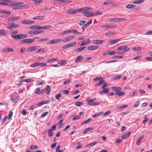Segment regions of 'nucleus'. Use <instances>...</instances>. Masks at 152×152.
<instances>
[{
    "label": "nucleus",
    "instance_id": "31",
    "mask_svg": "<svg viewBox=\"0 0 152 152\" xmlns=\"http://www.w3.org/2000/svg\"><path fill=\"white\" fill-rule=\"evenodd\" d=\"M62 94L60 93H58L56 96L55 98L58 100L60 101V97L61 96Z\"/></svg>",
    "mask_w": 152,
    "mask_h": 152
},
{
    "label": "nucleus",
    "instance_id": "36",
    "mask_svg": "<svg viewBox=\"0 0 152 152\" xmlns=\"http://www.w3.org/2000/svg\"><path fill=\"white\" fill-rule=\"evenodd\" d=\"M144 1V0H137L133 2V3L135 4H140Z\"/></svg>",
    "mask_w": 152,
    "mask_h": 152
},
{
    "label": "nucleus",
    "instance_id": "16",
    "mask_svg": "<svg viewBox=\"0 0 152 152\" xmlns=\"http://www.w3.org/2000/svg\"><path fill=\"white\" fill-rule=\"evenodd\" d=\"M88 104L90 106H94L96 105H99L100 104V103L99 102H90L89 101H88Z\"/></svg>",
    "mask_w": 152,
    "mask_h": 152
},
{
    "label": "nucleus",
    "instance_id": "57",
    "mask_svg": "<svg viewBox=\"0 0 152 152\" xmlns=\"http://www.w3.org/2000/svg\"><path fill=\"white\" fill-rule=\"evenodd\" d=\"M83 50L82 47L76 49L75 51L76 52H80Z\"/></svg>",
    "mask_w": 152,
    "mask_h": 152
},
{
    "label": "nucleus",
    "instance_id": "42",
    "mask_svg": "<svg viewBox=\"0 0 152 152\" xmlns=\"http://www.w3.org/2000/svg\"><path fill=\"white\" fill-rule=\"evenodd\" d=\"M96 143H97L96 142H91L89 144H87L86 146V147H88L89 146H94V145H95V144H96Z\"/></svg>",
    "mask_w": 152,
    "mask_h": 152
},
{
    "label": "nucleus",
    "instance_id": "3",
    "mask_svg": "<svg viewBox=\"0 0 152 152\" xmlns=\"http://www.w3.org/2000/svg\"><path fill=\"white\" fill-rule=\"evenodd\" d=\"M77 10L78 12H80L83 13L84 15V14L85 13L87 12L91 11L92 10V8L86 7H83L81 8L78 9H77Z\"/></svg>",
    "mask_w": 152,
    "mask_h": 152
},
{
    "label": "nucleus",
    "instance_id": "29",
    "mask_svg": "<svg viewBox=\"0 0 152 152\" xmlns=\"http://www.w3.org/2000/svg\"><path fill=\"white\" fill-rule=\"evenodd\" d=\"M7 33L5 30H0V35H2L3 36H6Z\"/></svg>",
    "mask_w": 152,
    "mask_h": 152
},
{
    "label": "nucleus",
    "instance_id": "2",
    "mask_svg": "<svg viewBox=\"0 0 152 152\" xmlns=\"http://www.w3.org/2000/svg\"><path fill=\"white\" fill-rule=\"evenodd\" d=\"M18 31L16 30L14 31H13L11 32V37L14 39L15 40H18V39H21L22 35L20 34H18L17 35H14L13 34H18Z\"/></svg>",
    "mask_w": 152,
    "mask_h": 152
},
{
    "label": "nucleus",
    "instance_id": "55",
    "mask_svg": "<svg viewBox=\"0 0 152 152\" xmlns=\"http://www.w3.org/2000/svg\"><path fill=\"white\" fill-rule=\"evenodd\" d=\"M40 64V67H45L47 65V64L45 63H39Z\"/></svg>",
    "mask_w": 152,
    "mask_h": 152
},
{
    "label": "nucleus",
    "instance_id": "38",
    "mask_svg": "<svg viewBox=\"0 0 152 152\" xmlns=\"http://www.w3.org/2000/svg\"><path fill=\"white\" fill-rule=\"evenodd\" d=\"M44 31H34V35H37L39 34L42 33Z\"/></svg>",
    "mask_w": 152,
    "mask_h": 152
},
{
    "label": "nucleus",
    "instance_id": "23",
    "mask_svg": "<svg viewBox=\"0 0 152 152\" xmlns=\"http://www.w3.org/2000/svg\"><path fill=\"white\" fill-rule=\"evenodd\" d=\"M128 47V46H122L120 47H119L117 48V50H120L121 51H122L123 50H124L126 48Z\"/></svg>",
    "mask_w": 152,
    "mask_h": 152
},
{
    "label": "nucleus",
    "instance_id": "13",
    "mask_svg": "<svg viewBox=\"0 0 152 152\" xmlns=\"http://www.w3.org/2000/svg\"><path fill=\"white\" fill-rule=\"evenodd\" d=\"M50 86L49 85H47L45 89V91L47 95H49L50 92Z\"/></svg>",
    "mask_w": 152,
    "mask_h": 152
},
{
    "label": "nucleus",
    "instance_id": "45",
    "mask_svg": "<svg viewBox=\"0 0 152 152\" xmlns=\"http://www.w3.org/2000/svg\"><path fill=\"white\" fill-rule=\"evenodd\" d=\"M38 148V147L37 146L32 145L29 148L30 150H32L34 149H37Z\"/></svg>",
    "mask_w": 152,
    "mask_h": 152
},
{
    "label": "nucleus",
    "instance_id": "4",
    "mask_svg": "<svg viewBox=\"0 0 152 152\" xmlns=\"http://www.w3.org/2000/svg\"><path fill=\"white\" fill-rule=\"evenodd\" d=\"M35 40V39H26L21 41V42L22 43H31L33 42Z\"/></svg>",
    "mask_w": 152,
    "mask_h": 152
},
{
    "label": "nucleus",
    "instance_id": "25",
    "mask_svg": "<svg viewBox=\"0 0 152 152\" xmlns=\"http://www.w3.org/2000/svg\"><path fill=\"white\" fill-rule=\"evenodd\" d=\"M25 81L26 82H33L34 80L32 79H28L25 80H22L20 81V82Z\"/></svg>",
    "mask_w": 152,
    "mask_h": 152
},
{
    "label": "nucleus",
    "instance_id": "28",
    "mask_svg": "<svg viewBox=\"0 0 152 152\" xmlns=\"http://www.w3.org/2000/svg\"><path fill=\"white\" fill-rule=\"evenodd\" d=\"M103 113V112H101L100 113H96L95 114H94L93 115V117L94 118H96L97 117L99 116H100Z\"/></svg>",
    "mask_w": 152,
    "mask_h": 152
},
{
    "label": "nucleus",
    "instance_id": "49",
    "mask_svg": "<svg viewBox=\"0 0 152 152\" xmlns=\"http://www.w3.org/2000/svg\"><path fill=\"white\" fill-rule=\"evenodd\" d=\"M104 82L105 81L104 80H100V81H99V83H98L96 84V86H100L101 84L104 83Z\"/></svg>",
    "mask_w": 152,
    "mask_h": 152
},
{
    "label": "nucleus",
    "instance_id": "10",
    "mask_svg": "<svg viewBox=\"0 0 152 152\" xmlns=\"http://www.w3.org/2000/svg\"><path fill=\"white\" fill-rule=\"evenodd\" d=\"M116 26L113 25H104L102 26V27L104 28H116Z\"/></svg>",
    "mask_w": 152,
    "mask_h": 152
},
{
    "label": "nucleus",
    "instance_id": "35",
    "mask_svg": "<svg viewBox=\"0 0 152 152\" xmlns=\"http://www.w3.org/2000/svg\"><path fill=\"white\" fill-rule=\"evenodd\" d=\"M28 49L29 50V51L31 52L36 50L37 48L36 46H34L28 48Z\"/></svg>",
    "mask_w": 152,
    "mask_h": 152
},
{
    "label": "nucleus",
    "instance_id": "47",
    "mask_svg": "<svg viewBox=\"0 0 152 152\" xmlns=\"http://www.w3.org/2000/svg\"><path fill=\"white\" fill-rule=\"evenodd\" d=\"M126 19L125 18H117V20H118V22H122L126 20Z\"/></svg>",
    "mask_w": 152,
    "mask_h": 152
},
{
    "label": "nucleus",
    "instance_id": "53",
    "mask_svg": "<svg viewBox=\"0 0 152 152\" xmlns=\"http://www.w3.org/2000/svg\"><path fill=\"white\" fill-rule=\"evenodd\" d=\"M41 51H42L43 53H45L46 52V50L44 48H40L37 51V52H41Z\"/></svg>",
    "mask_w": 152,
    "mask_h": 152
},
{
    "label": "nucleus",
    "instance_id": "26",
    "mask_svg": "<svg viewBox=\"0 0 152 152\" xmlns=\"http://www.w3.org/2000/svg\"><path fill=\"white\" fill-rule=\"evenodd\" d=\"M94 16L98 15H102L103 14L102 12L101 11H97L94 12L93 13Z\"/></svg>",
    "mask_w": 152,
    "mask_h": 152
},
{
    "label": "nucleus",
    "instance_id": "11",
    "mask_svg": "<svg viewBox=\"0 0 152 152\" xmlns=\"http://www.w3.org/2000/svg\"><path fill=\"white\" fill-rule=\"evenodd\" d=\"M99 48V46L97 45H92L88 47V49L90 50H95Z\"/></svg>",
    "mask_w": 152,
    "mask_h": 152
},
{
    "label": "nucleus",
    "instance_id": "9",
    "mask_svg": "<svg viewBox=\"0 0 152 152\" xmlns=\"http://www.w3.org/2000/svg\"><path fill=\"white\" fill-rule=\"evenodd\" d=\"M104 40H95L93 41V42L95 44L100 45L104 42Z\"/></svg>",
    "mask_w": 152,
    "mask_h": 152
},
{
    "label": "nucleus",
    "instance_id": "37",
    "mask_svg": "<svg viewBox=\"0 0 152 152\" xmlns=\"http://www.w3.org/2000/svg\"><path fill=\"white\" fill-rule=\"evenodd\" d=\"M93 128H91L89 127L88 128H87L84 131L83 133L84 134H86L87 132H88L90 131L91 130L93 129Z\"/></svg>",
    "mask_w": 152,
    "mask_h": 152
},
{
    "label": "nucleus",
    "instance_id": "1",
    "mask_svg": "<svg viewBox=\"0 0 152 152\" xmlns=\"http://www.w3.org/2000/svg\"><path fill=\"white\" fill-rule=\"evenodd\" d=\"M22 4H23L22 3H12L10 4V6H14L13 7L14 9H22V7H25V5H22Z\"/></svg>",
    "mask_w": 152,
    "mask_h": 152
},
{
    "label": "nucleus",
    "instance_id": "21",
    "mask_svg": "<svg viewBox=\"0 0 152 152\" xmlns=\"http://www.w3.org/2000/svg\"><path fill=\"white\" fill-rule=\"evenodd\" d=\"M40 88L39 87H38L36 88L34 91V92L37 94H39L41 93V91L40 90Z\"/></svg>",
    "mask_w": 152,
    "mask_h": 152
},
{
    "label": "nucleus",
    "instance_id": "6",
    "mask_svg": "<svg viewBox=\"0 0 152 152\" xmlns=\"http://www.w3.org/2000/svg\"><path fill=\"white\" fill-rule=\"evenodd\" d=\"M77 44V42H74L72 43H70L69 44L65 45H64L62 48L63 49H65L68 48L73 47V46H75L76 44Z\"/></svg>",
    "mask_w": 152,
    "mask_h": 152
},
{
    "label": "nucleus",
    "instance_id": "27",
    "mask_svg": "<svg viewBox=\"0 0 152 152\" xmlns=\"http://www.w3.org/2000/svg\"><path fill=\"white\" fill-rule=\"evenodd\" d=\"M103 90V92L105 94H108L109 93L110 90V88H102Z\"/></svg>",
    "mask_w": 152,
    "mask_h": 152
},
{
    "label": "nucleus",
    "instance_id": "51",
    "mask_svg": "<svg viewBox=\"0 0 152 152\" xmlns=\"http://www.w3.org/2000/svg\"><path fill=\"white\" fill-rule=\"evenodd\" d=\"M57 60V59H56L53 58L47 60L46 62L47 63H50V62H53L54 61H56Z\"/></svg>",
    "mask_w": 152,
    "mask_h": 152
},
{
    "label": "nucleus",
    "instance_id": "22",
    "mask_svg": "<svg viewBox=\"0 0 152 152\" xmlns=\"http://www.w3.org/2000/svg\"><path fill=\"white\" fill-rule=\"evenodd\" d=\"M48 101L45 100L42 101L41 102H39L38 104H37V106H39L42 104H47L48 103Z\"/></svg>",
    "mask_w": 152,
    "mask_h": 152
},
{
    "label": "nucleus",
    "instance_id": "48",
    "mask_svg": "<svg viewBox=\"0 0 152 152\" xmlns=\"http://www.w3.org/2000/svg\"><path fill=\"white\" fill-rule=\"evenodd\" d=\"M48 135L50 137L52 136L53 135V133L52 131L51 130L48 129Z\"/></svg>",
    "mask_w": 152,
    "mask_h": 152
},
{
    "label": "nucleus",
    "instance_id": "50",
    "mask_svg": "<svg viewBox=\"0 0 152 152\" xmlns=\"http://www.w3.org/2000/svg\"><path fill=\"white\" fill-rule=\"evenodd\" d=\"M123 58V56H115L113 57L114 58Z\"/></svg>",
    "mask_w": 152,
    "mask_h": 152
},
{
    "label": "nucleus",
    "instance_id": "43",
    "mask_svg": "<svg viewBox=\"0 0 152 152\" xmlns=\"http://www.w3.org/2000/svg\"><path fill=\"white\" fill-rule=\"evenodd\" d=\"M83 104V103L81 102H77L75 103V105L78 107H80Z\"/></svg>",
    "mask_w": 152,
    "mask_h": 152
},
{
    "label": "nucleus",
    "instance_id": "41",
    "mask_svg": "<svg viewBox=\"0 0 152 152\" xmlns=\"http://www.w3.org/2000/svg\"><path fill=\"white\" fill-rule=\"evenodd\" d=\"M61 146L60 145H58L56 148V152H63V151L60 150V148Z\"/></svg>",
    "mask_w": 152,
    "mask_h": 152
},
{
    "label": "nucleus",
    "instance_id": "33",
    "mask_svg": "<svg viewBox=\"0 0 152 152\" xmlns=\"http://www.w3.org/2000/svg\"><path fill=\"white\" fill-rule=\"evenodd\" d=\"M91 121H92V119H91V118H89L88 120H86L85 121L82 122L81 123V124L82 125L85 124H87V123L90 122Z\"/></svg>",
    "mask_w": 152,
    "mask_h": 152
},
{
    "label": "nucleus",
    "instance_id": "34",
    "mask_svg": "<svg viewBox=\"0 0 152 152\" xmlns=\"http://www.w3.org/2000/svg\"><path fill=\"white\" fill-rule=\"evenodd\" d=\"M73 30L71 29L70 30H66L63 32L62 33V34L63 35H64L66 34H67L69 33H72V32Z\"/></svg>",
    "mask_w": 152,
    "mask_h": 152
},
{
    "label": "nucleus",
    "instance_id": "7",
    "mask_svg": "<svg viewBox=\"0 0 152 152\" xmlns=\"http://www.w3.org/2000/svg\"><path fill=\"white\" fill-rule=\"evenodd\" d=\"M74 38V36L73 35H70L66 37L64 40L63 42H66L71 40L72 39Z\"/></svg>",
    "mask_w": 152,
    "mask_h": 152
},
{
    "label": "nucleus",
    "instance_id": "12",
    "mask_svg": "<svg viewBox=\"0 0 152 152\" xmlns=\"http://www.w3.org/2000/svg\"><path fill=\"white\" fill-rule=\"evenodd\" d=\"M9 3H10V0H2L1 2H0V4L6 5H8Z\"/></svg>",
    "mask_w": 152,
    "mask_h": 152
},
{
    "label": "nucleus",
    "instance_id": "46",
    "mask_svg": "<svg viewBox=\"0 0 152 152\" xmlns=\"http://www.w3.org/2000/svg\"><path fill=\"white\" fill-rule=\"evenodd\" d=\"M112 3V1H107L104 2L103 4L104 5H107L108 4H111Z\"/></svg>",
    "mask_w": 152,
    "mask_h": 152
},
{
    "label": "nucleus",
    "instance_id": "56",
    "mask_svg": "<svg viewBox=\"0 0 152 152\" xmlns=\"http://www.w3.org/2000/svg\"><path fill=\"white\" fill-rule=\"evenodd\" d=\"M109 21L110 22H118V20H117V18H113L110 19Z\"/></svg>",
    "mask_w": 152,
    "mask_h": 152
},
{
    "label": "nucleus",
    "instance_id": "19",
    "mask_svg": "<svg viewBox=\"0 0 152 152\" xmlns=\"http://www.w3.org/2000/svg\"><path fill=\"white\" fill-rule=\"evenodd\" d=\"M87 12L85 13L84 14V15L87 17H92L94 16L93 13H92L90 12Z\"/></svg>",
    "mask_w": 152,
    "mask_h": 152
},
{
    "label": "nucleus",
    "instance_id": "5",
    "mask_svg": "<svg viewBox=\"0 0 152 152\" xmlns=\"http://www.w3.org/2000/svg\"><path fill=\"white\" fill-rule=\"evenodd\" d=\"M62 41V39H55L50 41L48 42V44L49 45L54 44L60 42Z\"/></svg>",
    "mask_w": 152,
    "mask_h": 152
},
{
    "label": "nucleus",
    "instance_id": "62",
    "mask_svg": "<svg viewBox=\"0 0 152 152\" xmlns=\"http://www.w3.org/2000/svg\"><path fill=\"white\" fill-rule=\"evenodd\" d=\"M140 103V102L138 101L136 102L134 104L133 106L134 107H137L139 105Z\"/></svg>",
    "mask_w": 152,
    "mask_h": 152
},
{
    "label": "nucleus",
    "instance_id": "60",
    "mask_svg": "<svg viewBox=\"0 0 152 152\" xmlns=\"http://www.w3.org/2000/svg\"><path fill=\"white\" fill-rule=\"evenodd\" d=\"M145 59L148 61H152V57H146Z\"/></svg>",
    "mask_w": 152,
    "mask_h": 152
},
{
    "label": "nucleus",
    "instance_id": "63",
    "mask_svg": "<svg viewBox=\"0 0 152 152\" xmlns=\"http://www.w3.org/2000/svg\"><path fill=\"white\" fill-rule=\"evenodd\" d=\"M61 92L62 93H64L66 94H68L69 93V91L68 90H66L62 91Z\"/></svg>",
    "mask_w": 152,
    "mask_h": 152
},
{
    "label": "nucleus",
    "instance_id": "40",
    "mask_svg": "<svg viewBox=\"0 0 152 152\" xmlns=\"http://www.w3.org/2000/svg\"><path fill=\"white\" fill-rule=\"evenodd\" d=\"M0 13L4 14H10V11L4 10H0Z\"/></svg>",
    "mask_w": 152,
    "mask_h": 152
},
{
    "label": "nucleus",
    "instance_id": "44",
    "mask_svg": "<svg viewBox=\"0 0 152 152\" xmlns=\"http://www.w3.org/2000/svg\"><path fill=\"white\" fill-rule=\"evenodd\" d=\"M118 40L116 39H115L111 41L110 42V43L109 44L110 45H112L115 44L116 42L118 41Z\"/></svg>",
    "mask_w": 152,
    "mask_h": 152
},
{
    "label": "nucleus",
    "instance_id": "59",
    "mask_svg": "<svg viewBox=\"0 0 152 152\" xmlns=\"http://www.w3.org/2000/svg\"><path fill=\"white\" fill-rule=\"evenodd\" d=\"M144 118H145V119L142 121V123L145 124L147 122L148 120L147 116L144 117Z\"/></svg>",
    "mask_w": 152,
    "mask_h": 152
},
{
    "label": "nucleus",
    "instance_id": "15",
    "mask_svg": "<svg viewBox=\"0 0 152 152\" xmlns=\"http://www.w3.org/2000/svg\"><path fill=\"white\" fill-rule=\"evenodd\" d=\"M78 12L77 9V10H75V9H69L68 10V11L67 12V13H75L77 12Z\"/></svg>",
    "mask_w": 152,
    "mask_h": 152
},
{
    "label": "nucleus",
    "instance_id": "39",
    "mask_svg": "<svg viewBox=\"0 0 152 152\" xmlns=\"http://www.w3.org/2000/svg\"><path fill=\"white\" fill-rule=\"evenodd\" d=\"M59 64L62 65L65 64H67V61L65 60H61Z\"/></svg>",
    "mask_w": 152,
    "mask_h": 152
},
{
    "label": "nucleus",
    "instance_id": "30",
    "mask_svg": "<svg viewBox=\"0 0 152 152\" xmlns=\"http://www.w3.org/2000/svg\"><path fill=\"white\" fill-rule=\"evenodd\" d=\"M20 17H12L11 19H10V20L11 21H15L19 19Z\"/></svg>",
    "mask_w": 152,
    "mask_h": 152
},
{
    "label": "nucleus",
    "instance_id": "14",
    "mask_svg": "<svg viewBox=\"0 0 152 152\" xmlns=\"http://www.w3.org/2000/svg\"><path fill=\"white\" fill-rule=\"evenodd\" d=\"M19 26V25L18 24H15L13 23H10V29H13L18 27Z\"/></svg>",
    "mask_w": 152,
    "mask_h": 152
},
{
    "label": "nucleus",
    "instance_id": "58",
    "mask_svg": "<svg viewBox=\"0 0 152 152\" xmlns=\"http://www.w3.org/2000/svg\"><path fill=\"white\" fill-rule=\"evenodd\" d=\"M37 19L38 20H41L43 19L44 17L42 16H38L36 17Z\"/></svg>",
    "mask_w": 152,
    "mask_h": 152
},
{
    "label": "nucleus",
    "instance_id": "54",
    "mask_svg": "<svg viewBox=\"0 0 152 152\" xmlns=\"http://www.w3.org/2000/svg\"><path fill=\"white\" fill-rule=\"evenodd\" d=\"M115 54H116V51H112L108 52V55H113Z\"/></svg>",
    "mask_w": 152,
    "mask_h": 152
},
{
    "label": "nucleus",
    "instance_id": "24",
    "mask_svg": "<svg viewBox=\"0 0 152 152\" xmlns=\"http://www.w3.org/2000/svg\"><path fill=\"white\" fill-rule=\"evenodd\" d=\"M136 6L135 5L131 4H129L126 5V8L127 9H131L132 8H134Z\"/></svg>",
    "mask_w": 152,
    "mask_h": 152
},
{
    "label": "nucleus",
    "instance_id": "52",
    "mask_svg": "<svg viewBox=\"0 0 152 152\" xmlns=\"http://www.w3.org/2000/svg\"><path fill=\"white\" fill-rule=\"evenodd\" d=\"M80 118V117L79 115H76L73 118V121H75L76 120L79 119Z\"/></svg>",
    "mask_w": 152,
    "mask_h": 152
},
{
    "label": "nucleus",
    "instance_id": "18",
    "mask_svg": "<svg viewBox=\"0 0 152 152\" xmlns=\"http://www.w3.org/2000/svg\"><path fill=\"white\" fill-rule=\"evenodd\" d=\"M83 57L81 55H80L76 58L75 61L76 62H79L81 61V60L83 58Z\"/></svg>",
    "mask_w": 152,
    "mask_h": 152
},
{
    "label": "nucleus",
    "instance_id": "61",
    "mask_svg": "<svg viewBox=\"0 0 152 152\" xmlns=\"http://www.w3.org/2000/svg\"><path fill=\"white\" fill-rule=\"evenodd\" d=\"M56 124H54L51 127V128L50 129H49L51 130L52 131H54L56 129Z\"/></svg>",
    "mask_w": 152,
    "mask_h": 152
},
{
    "label": "nucleus",
    "instance_id": "8",
    "mask_svg": "<svg viewBox=\"0 0 152 152\" xmlns=\"http://www.w3.org/2000/svg\"><path fill=\"white\" fill-rule=\"evenodd\" d=\"M91 42V41L89 40L88 39H87L83 41L82 43L80 44L81 46H82L84 45H86Z\"/></svg>",
    "mask_w": 152,
    "mask_h": 152
},
{
    "label": "nucleus",
    "instance_id": "20",
    "mask_svg": "<svg viewBox=\"0 0 152 152\" xmlns=\"http://www.w3.org/2000/svg\"><path fill=\"white\" fill-rule=\"evenodd\" d=\"M144 135H142L137 140V145H139L140 144V143L141 142V141L142 140L143 138H144Z\"/></svg>",
    "mask_w": 152,
    "mask_h": 152
},
{
    "label": "nucleus",
    "instance_id": "17",
    "mask_svg": "<svg viewBox=\"0 0 152 152\" xmlns=\"http://www.w3.org/2000/svg\"><path fill=\"white\" fill-rule=\"evenodd\" d=\"M131 134V132H129L123 135L122 137V138L123 139H124L127 138Z\"/></svg>",
    "mask_w": 152,
    "mask_h": 152
},
{
    "label": "nucleus",
    "instance_id": "32",
    "mask_svg": "<svg viewBox=\"0 0 152 152\" xmlns=\"http://www.w3.org/2000/svg\"><path fill=\"white\" fill-rule=\"evenodd\" d=\"M40 64L39 63L37 62L34 64H32L31 65V66L33 67H36L37 66L40 65Z\"/></svg>",
    "mask_w": 152,
    "mask_h": 152
},
{
    "label": "nucleus",
    "instance_id": "64",
    "mask_svg": "<svg viewBox=\"0 0 152 152\" xmlns=\"http://www.w3.org/2000/svg\"><path fill=\"white\" fill-rule=\"evenodd\" d=\"M26 50V49L25 48H21L20 50V51L21 53H24L25 52Z\"/></svg>",
    "mask_w": 152,
    "mask_h": 152
}]
</instances>
